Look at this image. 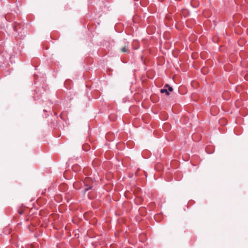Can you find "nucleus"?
I'll list each match as a JSON object with an SVG mask.
<instances>
[{"mask_svg":"<svg viewBox=\"0 0 248 248\" xmlns=\"http://www.w3.org/2000/svg\"><path fill=\"white\" fill-rule=\"evenodd\" d=\"M173 91L172 87L170 86L169 84H166L164 88L160 90V92L162 93H165L167 95H169L170 94V92Z\"/></svg>","mask_w":248,"mask_h":248,"instance_id":"1","label":"nucleus"},{"mask_svg":"<svg viewBox=\"0 0 248 248\" xmlns=\"http://www.w3.org/2000/svg\"><path fill=\"white\" fill-rule=\"evenodd\" d=\"M89 180V179H86L84 182V186H85V188L84 190V193L86 192L87 191L91 189L93 187L92 184H88V181Z\"/></svg>","mask_w":248,"mask_h":248,"instance_id":"2","label":"nucleus"},{"mask_svg":"<svg viewBox=\"0 0 248 248\" xmlns=\"http://www.w3.org/2000/svg\"><path fill=\"white\" fill-rule=\"evenodd\" d=\"M72 169L74 171H78L80 170V168L78 165H75L72 167Z\"/></svg>","mask_w":248,"mask_h":248,"instance_id":"3","label":"nucleus"},{"mask_svg":"<svg viewBox=\"0 0 248 248\" xmlns=\"http://www.w3.org/2000/svg\"><path fill=\"white\" fill-rule=\"evenodd\" d=\"M121 51L123 52H128V50L126 48V46H124V47L121 48Z\"/></svg>","mask_w":248,"mask_h":248,"instance_id":"4","label":"nucleus"}]
</instances>
